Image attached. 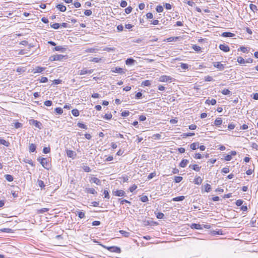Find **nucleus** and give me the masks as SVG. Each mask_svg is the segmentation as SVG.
<instances>
[{
    "label": "nucleus",
    "mask_w": 258,
    "mask_h": 258,
    "mask_svg": "<svg viewBox=\"0 0 258 258\" xmlns=\"http://www.w3.org/2000/svg\"><path fill=\"white\" fill-rule=\"evenodd\" d=\"M37 183H38V185H39V186L41 188H44V187L45 186V184H44V182H43L42 180H39V179H38V180H37Z\"/></svg>",
    "instance_id": "37"
},
{
    "label": "nucleus",
    "mask_w": 258,
    "mask_h": 258,
    "mask_svg": "<svg viewBox=\"0 0 258 258\" xmlns=\"http://www.w3.org/2000/svg\"><path fill=\"white\" fill-rule=\"evenodd\" d=\"M64 56L61 54L53 55L50 57L49 59L50 61L59 60L63 58Z\"/></svg>",
    "instance_id": "6"
},
{
    "label": "nucleus",
    "mask_w": 258,
    "mask_h": 258,
    "mask_svg": "<svg viewBox=\"0 0 258 258\" xmlns=\"http://www.w3.org/2000/svg\"><path fill=\"white\" fill-rule=\"evenodd\" d=\"M112 114L111 113H110V114H105L103 118L108 120V119H110L112 118Z\"/></svg>",
    "instance_id": "61"
},
{
    "label": "nucleus",
    "mask_w": 258,
    "mask_h": 258,
    "mask_svg": "<svg viewBox=\"0 0 258 258\" xmlns=\"http://www.w3.org/2000/svg\"><path fill=\"white\" fill-rule=\"evenodd\" d=\"M78 126L79 127L82 128H84V129H85V130L87 129V125H86L85 124H83L82 123L79 122L78 123Z\"/></svg>",
    "instance_id": "53"
},
{
    "label": "nucleus",
    "mask_w": 258,
    "mask_h": 258,
    "mask_svg": "<svg viewBox=\"0 0 258 258\" xmlns=\"http://www.w3.org/2000/svg\"><path fill=\"white\" fill-rule=\"evenodd\" d=\"M92 12L90 10H87L84 12V14L86 16H89L92 14Z\"/></svg>",
    "instance_id": "63"
},
{
    "label": "nucleus",
    "mask_w": 258,
    "mask_h": 258,
    "mask_svg": "<svg viewBox=\"0 0 258 258\" xmlns=\"http://www.w3.org/2000/svg\"><path fill=\"white\" fill-rule=\"evenodd\" d=\"M44 104L46 106H50L52 104V102L51 100H47L44 102Z\"/></svg>",
    "instance_id": "59"
},
{
    "label": "nucleus",
    "mask_w": 258,
    "mask_h": 258,
    "mask_svg": "<svg viewBox=\"0 0 258 258\" xmlns=\"http://www.w3.org/2000/svg\"><path fill=\"white\" fill-rule=\"evenodd\" d=\"M102 246L112 252H115L117 253L121 252L120 248L116 246H107L102 245Z\"/></svg>",
    "instance_id": "1"
},
{
    "label": "nucleus",
    "mask_w": 258,
    "mask_h": 258,
    "mask_svg": "<svg viewBox=\"0 0 258 258\" xmlns=\"http://www.w3.org/2000/svg\"><path fill=\"white\" fill-rule=\"evenodd\" d=\"M29 123L31 125H34L37 128H38L39 129H41V127H42V123L36 120H34V119H31L29 120Z\"/></svg>",
    "instance_id": "4"
},
{
    "label": "nucleus",
    "mask_w": 258,
    "mask_h": 258,
    "mask_svg": "<svg viewBox=\"0 0 258 258\" xmlns=\"http://www.w3.org/2000/svg\"><path fill=\"white\" fill-rule=\"evenodd\" d=\"M130 112L128 111H122L121 113V115L122 116H123V117H126V116H127L129 115L130 114Z\"/></svg>",
    "instance_id": "55"
},
{
    "label": "nucleus",
    "mask_w": 258,
    "mask_h": 258,
    "mask_svg": "<svg viewBox=\"0 0 258 258\" xmlns=\"http://www.w3.org/2000/svg\"><path fill=\"white\" fill-rule=\"evenodd\" d=\"M36 146L34 144L31 143L29 144V150L30 152H34L35 151Z\"/></svg>",
    "instance_id": "21"
},
{
    "label": "nucleus",
    "mask_w": 258,
    "mask_h": 258,
    "mask_svg": "<svg viewBox=\"0 0 258 258\" xmlns=\"http://www.w3.org/2000/svg\"><path fill=\"white\" fill-rule=\"evenodd\" d=\"M213 66L218 68L219 70H223L224 69V65L222 64L220 62H213Z\"/></svg>",
    "instance_id": "8"
},
{
    "label": "nucleus",
    "mask_w": 258,
    "mask_h": 258,
    "mask_svg": "<svg viewBox=\"0 0 258 258\" xmlns=\"http://www.w3.org/2000/svg\"><path fill=\"white\" fill-rule=\"evenodd\" d=\"M132 10L133 8L131 7H128L125 9V12L127 14H130V13H131Z\"/></svg>",
    "instance_id": "60"
},
{
    "label": "nucleus",
    "mask_w": 258,
    "mask_h": 258,
    "mask_svg": "<svg viewBox=\"0 0 258 258\" xmlns=\"http://www.w3.org/2000/svg\"><path fill=\"white\" fill-rule=\"evenodd\" d=\"M25 68L23 67H18L16 69V71L19 73H23L25 71Z\"/></svg>",
    "instance_id": "50"
},
{
    "label": "nucleus",
    "mask_w": 258,
    "mask_h": 258,
    "mask_svg": "<svg viewBox=\"0 0 258 258\" xmlns=\"http://www.w3.org/2000/svg\"><path fill=\"white\" fill-rule=\"evenodd\" d=\"M199 143L198 142L194 143L190 145V148L194 150L199 148Z\"/></svg>",
    "instance_id": "25"
},
{
    "label": "nucleus",
    "mask_w": 258,
    "mask_h": 258,
    "mask_svg": "<svg viewBox=\"0 0 258 258\" xmlns=\"http://www.w3.org/2000/svg\"><path fill=\"white\" fill-rule=\"evenodd\" d=\"M118 200L120 202V204H121V205H123L124 203H128V204H131V203L130 201H127L126 200H123V199H122L120 198V199H118Z\"/></svg>",
    "instance_id": "44"
},
{
    "label": "nucleus",
    "mask_w": 258,
    "mask_h": 258,
    "mask_svg": "<svg viewBox=\"0 0 258 258\" xmlns=\"http://www.w3.org/2000/svg\"><path fill=\"white\" fill-rule=\"evenodd\" d=\"M185 199L184 196H181L177 197L172 199V201L174 202L182 201Z\"/></svg>",
    "instance_id": "26"
},
{
    "label": "nucleus",
    "mask_w": 258,
    "mask_h": 258,
    "mask_svg": "<svg viewBox=\"0 0 258 258\" xmlns=\"http://www.w3.org/2000/svg\"><path fill=\"white\" fill-rule=\"evenodd\" d=\"M205 103L209 105L211 104L212 105H214L216 104V100L215 99H212L211 100L207 99V100H206Z\"/></svg>",
    "instance_id": "24"
},
{
    "label": "nucleus",
    "mask_w": 258,
    "mask_h": 258,
    "mask_svg": "<svg viewBox=\"0 0 258 258\" xmlns=\"http://www.w3.org/2000/svg\"><path fill=\"white\" fill-rule=\"evenodd\" d=\"M222 123V119L221 118H217L214 121V124L219 126Z\"/></svg>",
    "instance_id": "27"
},
{
    "label": "nucleus",
    "mask_w": 258,
    "mask_h": 258,
    "mask_svg": "<svg viewBox=\"0 0 258 258\" xmlns=\"http://www.w3.org/2000/svg\"><path fill=\"white\" fill-rule=\"evenodd\" d=\"M44 70H45L44 68H42L41 67H36L33 69V72L34 74L37 73H41Z\"/></svg>",
    "instance_id": "12"
},
{
    "label": "nucleus",
    "mask_w": 258,
    "mask_h": 258,
    "mask_svg": "<svg viewBox=\"0 0 258 258\" xmlns=\"http://www.w3.org/2000/svg\"><path fill=\"white\" fill-rule=\"evenodd\" d=\"M111 71L113 73L123 74L125 73L126 70L120 67H116L112 68Z\"/></svg>",
    "instance_id": "3"
},
{
    "label": "nucleus",
    "mask_w": 258,
    "mask_h": 258,
    "mask_svg": "<svg viewBox=\"0 0 258 258\" xmlns=\"http://www.w3.org/2000/svg\"><path fill=\"white\" fill-rule=\"evenodd\" d=\"M249 8L254 13H255V12H256L258 10L257 6H255V5H253L252 4H250Z\"/></svg>",
    "instance_id": "30"
},
{
    "label": "nucleus",
    "mask_w": 258,
    "mask_h": 258,
    "mask_svg": "<svg viewBox=\"0 0 258 258\" xmlns=\"http://www.w3.org/2000/svg\"><path fill=\"white\" fill-rule=\"evenodd\" d=\"M66 153L68 157L72 158V159H75L77 155L76 153L74 151L70 150H67Z\"/></svg>",
    "instance_id": "7"
},
{
    "label": "nucleus",
    "mask_w": 258,
    "mask_h": 258,
    "mask_svg": "<svg viewBox=\"0 0 258 258\" xmlns=\"http://www.w3.org/2000/svg\"><path fill=\"white\" fill-rule=\"evenodd\" d=\"M50 152V147H44L43 149V152L44 154L49 153Z\"/></svg>",
    "instance_id": "52"
},
{
    "label": "nucleus",
    "mask_w": 258,
    "mask_h": 258,
    "mask_svg": "<svg viewBox=\"0 0 258 258\" xmlns=\"http://www.w3.org/2000/svg\"><path fill=\"white\" fill-rule=\"evenodd\" d=\"M237 61L240 64L245 63V60L244 58L241 56H239L237 57Z\"/></svg>",
    "instance_id": "40"
},
{
    "label": "nucleus",
    "mask_w": 258,
    "mask_h": 258,
    "mask_svg": "<svg viewBox=\"0 0 258 258\" xmlns=\"http://www.w3.org/2000/svg\"><path fill=\"white\" fill-rule=\"evenodd\" d=\"M83 170L86 172H90L91 171V169L88 166H84L83 167Z\"/></svg>",
    "instance_id": "64"
},
{
    "label": "nucleus",
    "mask_w": 258,
    "mask_h": 258,
    "mask_svg": "<svg viewBox=\"0 0 258 258\" xmlns=\"http://www.w3.org/2000/svg\"><path fill=\"white\" fill-rule=\"evenodd\" d=\"M55 111L58 114H61L63 112V110L60 107H56L55 109Z\"/></svg>",
    "instance_id": "45"
},
{
    "label": "nucleus",
    "mask_w": 258,
    "mask_h": 258,
    "mask_svg": "<svg viewBox=\"0 0 258 258\" xmlns=\"http://www.w3.org/2000/svg\"><path fill=\"white\" fill-rule=\"evenodd\" d=\"M191 228L192 229H202L203 228L202 225L199 224H192L191 225Z\"/></svg>",
    "instance_id": "22"
},
{
    "label": "nucleus",
    "mask_w": 258,
    "mask_h": 258,
    "mask_svg": "<svg viewBox=\"0 0 258 258\" xmlns=\"http://www.w3.org/2000/svg\"><path fill=\"white\" fill-rule=\"evenodd\" d=\"M5 177L7 180H8L9 182H11L13 181L14 178L12 175L10 174H6L5 175Z\"/></svg>",
    "instance_id": "29"
},
{
    "label": "nucleus",
    "mask_w": 258,
    "mask_h": 258,
    "mask_svg": "<svg viewBox=\"0 0 258 258\" xmlns=\"http://www.w3.org/2000/svg\"><path fill=\"white\" fill-rule=\"evenodd\" d=\"M243 203V201L239 199V200H238L236 201L235 204H236V206H241L242 205Z\"/></svg>",
    "instance_id": "56"
},
{
    "label": "nucleus",
    "mask_w": 258,
    "mask_h": 258,
    "mask_svg": "<svg viewBox=\"0 0 258 258\" xmlns=\"http://www.w3.org/2000/svg\"><path fill=\"white\" fill-rule=\"evenodd\" d=\"M78 216L81 219L84 218L85 217V213L81 211L78 212Z\"/></svg>",
    "instance_id": "57"
},
{
    "label": "nucleus",
    "mask_w": 258,
    "mask_h": 258,
    "mask_svg": "<svg viewBox=\"0 0 258 258\" xmlns=\"http://www.w3.org/2000/svg\"><path fill=\"white\" fill-rule=\"evenodd\" d=\"M140 200L142 202H147L148 201L149 199L147 196H142L140 198Z\"/></svg>",
    "instance_id": "46"
},
{
    "label": "nucleus",
    "mask_w": 258,
    "mask_h": 258,
    "mask_svg": "<svg viewBox=\"0 0 258 258\" xmlns=\"http://www.w3.org/2000/svg\"><path fill=\"white\" fill-rule=\"evenodd\" d=\"M113 195L117 197H125V192L123 190H116L115 191H113Z\"/></svg>",
    "instance_id": "5"
},
{
    "label": "nucleus",
    "mask_w": 258,
    "mask_h": 258,
    "mask_svg": "<svg viewBox=\"0 0 258 258\" xmlns=\"http://www.w3.org/2000/svg\"><path fill=\"white\" fill-rule=\"evenodd\" d=\"M66 50V48L64 47H62L61 46H55L53 49V51H58L60 52H64V51Z\"/></svg>",
    "instance_id": "23"
},
{
    "label": "nucleus",
    "mask_w": 258,
    "mask_h": 258,
    "mask_svg": "<svg viewBox=\"0 0 258 258\" xmlns=\"http://www.w3.org/2000/svg\"><path fill=\"white\" fill-rule=\"evenodd\" d=\"M188 163V160L182 159V161L179 163V166L181 167L184 168L186 166Z\"/></svg>",
    "instance_id": "20"
},
{
    "label": "nucleus",
    "mask_w": 258,
    "mask_h": 258,
    "mask_svg": "<svg viewBox=\"0 0 258 258\" xmlns=\"http://www.w3.org/2000/svg\"><path fill=\"white\" fill-rule=\"evenodd\" d=\"M155 213L156 215V217L158 219H163L164 217V214L161 212H155Z\"/></svg>",
    "instance_id": "38"
},
{
    "label": "nucleus",
    "mask_w": 258,
    "mask_h": 258,
    "mask_svg": "<svg viewBox=\"0 0 258 258\" xmlns=\"http://www.w3.org/2000/svg\"><path fill=\"white\" fill-rule=\"evenodd\" d=\"M156 172H152V173H151L149 174V175L148 176V179L150 180L152 178H153V177H154L155 176H156Z\"/></svg>",
    "instance_id": "51"
},
{
    "label": "nucleus",
    "mask_w": 258,
    "mask_h": 258,
    "mask_svg": "<svg viewBox=\"0 0 258 258\" xmlns=\"http://www.w3.org/2000/svg\"><path fill=\"white\" fill-rule=\"evenodd\" d=\"M119 232L125 237H128L130 236V233L124 230H120Z\"/></svg>",
    "instance_id": "31"
},
{
    "label": "nucleus",
    "mask_w": 258,
    "mask_h": 258,
    "mask_svg": "<svg viewBox=\"0 0 258 258\" xmlns=\"http://www.w3.org/2000/svg\"><path fill=\"white\" fill-rule=\"evenodd\" d=\"M179 39V37H170L168 38L167 39V42H171V41H177Z\"/></svg>",
    "instance_id": "34"
},
{
    "label": "nucleus",
    "mask_w": 258,
    "mask_h": 258,
    "mask_svg": "<svg viewBox=\"0 0 258 258\" xmlns=\"http://www.w3.org/2000/svg\"><path fill=\"white\" fill-rule=\"evenodd\" d=\"M204 187H205V190L206 192H210V191L211 189V187L209 184H208V183L204 185Z\"/></svg>",
    "instance_id": "35"
},
{
    "label": "nucleus",
    "mask_w": 258,
    "mask_h": 258,
    "mask_svg": "<svg viewBox=\"0 0 258 258\" xmlns=\"http://www.w3.org/2000/svg\"><path fill=\"white\" fill-rule=\"evenodd\" d=\"M85 191L87 193H90L93 195L97 194V191L93 188H86Z\"/></svg>",
    "instance_id": "19"
},
{
    "label": "nucleus",
    "mask_w": 258,
    "mask_h": 258,
    "mask_svg": "<svg viewBox=\"0 0 258 258\" xmlns=\"http://www.w3.org/2000/svg\"><path fill=\"white\" fill-rule=\"evenodd\" d=\"M171 80V78L169 77L166 76H163L160 77L159 81H170Z\"/></svg>",
    "instance_id": "36"
},
{
    "label": "nucleus",
    "mask_w": 258,
    "mask_h": 258,
    "mask_svg": "<svg viewBox=\"0 0 258 258\" xmlns=\"http://www.w3.org/2000/svg\"><path fill=\"white\" fill-rule=\"evenodd\" d=\"M92 72V70H87V69H83L80 71V75H83L87 74H91Z\"/></svg>",
    "instance_id": "13"
},
{
    "label": "nucleus",
    "mask_w": 258,
    "mask_h": 258,
    "mask_svg": "<svg viewBox=\"0 0 258 258\" xmlns=\"http://www.w3.org/2000/svg\"><path fill=\"white\" fill-rule=\"evenodd\" d=\"M56 7L57 9L62 12H65L67 10L66 7L62 4H58Z\"/></svg>",
    "instance_id": "18"
},
{
    "label": "nucleus",
    "mask_w": 258,
    "mask_h": 258,
    "mask_svg": "<svg viewBox=\"0 0 258 258\" xmlns=\"http://www.w3.org/2000/svg\"><path fill=\"white\" fill-rule=\"evenodd\" d=\"M37 161H39L41 165L45 169H49V164L48 161L45 158H38Z\"/></svg>",
    "instance_id": "2"
},
{
    "label": "nucleus",
    "mask_w": 258,
    "mask_h": 258,
    "mask_svg": "<svg viewBox=\"0 0 258 258\" xmlns=\"http://www.w3.org/2000/svg\"><path fill=\"white\" fill-rule=\"evenodd\" d=\"M235 36V34L234 33L229 32H223L222 34V36L224 37H232Z\"/></svg>",
    "instance_id": "16"
},
{
    "label": "nucleus",
    "mask_w": 258,
    "mask_h": 258,
    "mask_svg": "<svg viewBox=\"0 0 258 258\" xmlns=\"http://www.w3.org/2000/svg\"><path fill=\"white\" fill-rule=\"evenodd\" d=\"M189 168H191L192 169L196 171H199L201 168V166H199V165L197 164L194 165H190L189 166Z\"/></svg>",
    "instance_id": "15"
},
{
    "label": "nucleus",
    "mask_w": 258,
    "mask_h": 258,
    "mask_svg": "<svg viewBox=\"0 0 258 258\" xmlns=\"http://www.w3.org/2000/svg\"><path fill=\"white\" fill-rule=\"evenodd\" d=\"M136 60L132 58H128L125 60V64L127 66H133L135 64Z\"/></svg>",
    "instance_id": "11"
},
{
    "label": "nucleus",
    "mask_w": 258,
    "mask_h": 258,
    "mask_svg": "<svg viewBox=\"0 0 258 258\" xmlns=\"http://www.w3.org/2000/svg\"><path fill=\"white\" fill-rule=\"evenodd\" d=\"M203 179L200 176L196 177L194 179V183L196 184L200 185L202 183Z\"/></svg>",
    "instance_id": "14"
},
{
    "label": "nucleus",
    "mask_w": 258,
    "mask_h": 258,
    "mask_svg": "<svg viewBox=\"0 0 258 258\" xmlns=\"http://www.w3.org/2000/svg\"><path fill=\"white\" fill-rule=\"evenodd\" d=\"M48 210H49V209H48V208H42L41 209L38 210L37 213L38 214H43L45 212L48 211Z\"/></svg>",
    "instance_id": "42"
},
{
    "label": "nucleus",
    "mask_w": 258,
    "mask_h": 258,
    "mask_svg": "<svg viewBox=\"0 0 258 258\" xmlns=\"http://www.w3.org/2000/svg\"><path fill=\"white\" fill-rule=\"evenodd\" d=\"M0 144L3 145L6 147H9L10 145V143L8 141H6L4 139L0 138Z\"/></svg>",
    "instance_id": "28"
},
{
    "label": "nucleus",
    "mask_w": 258,
    "mask_h": 258,
    "mask_svg": "<svg viewBox=\"0 0 258 258\" xmlns=\"http://www.w3.org/2000/svg\"><path fill=\"white\" fill-rule=\"evenodd\" d=\"M116 50V48L115 47H104L103 49L104 51H106L107 52H110V51H115Z\"/></svg>",
    "instance_id": "32"
},
{
    "label": "nucleus",
    "mask_w": 258,
    "mask_h": 258,
    "mask_svg": "<svg viewBox=\"0 0 258 258\" xmlns=\"http://www.w3.org/2000/svg\"><path fill=\"white\" fill-rule=\"evenodd\" d=\"M180 67L183 70H186L188 68V65L186 63H181Z\"/></svg>",
    "instance_id": "58"
},
{
    "label": "nucleus",
    "mask_w": 258,
    "mask_h": 258,
    "mask_svg": "<svg viewBox=\"0 0 258 258\" xmlns=\"http://www.w3.org/2000/svg\"><path fill=\"white\" fill-rule=\"evenodd\" d=\"M99 50L97 48H88V49H86L85 51L86 52H87V53H96L98 52V51Z\"/></svg>",
    "instance_id": "17"
},
{
    "label": "nucleus",
    "mask_w": 258,
    "mask_h": 258,
    "mask_svg": "<svg viewBox=\"0 0 258 258\" xmlns=\"http://www.w3.org/2000/svg\"><path fill=\"white\" fill-rule=\"evenodd\" d=\"M101 60V58H98V57H93V58H92L91 59H90V61H92V62H96V63L99 62Z\"/></svg>",
    "instance_id": "39"
},
{
    "label": "nucleus",
    "mask_w": 258,
    "mask_h": 258,
    "mask_svg": "<svg viewBox=\"0 0 258 258\" xmlns=\"http://www.w3.org/2000/svg\"><path fill=\"white\" fill-rule=\"evenodd\" d=\"M50 26L51 28L54 29H57L60 27V24L58 23H54L52 25H50Z\"/></svg>",
    "instance_id": "47"
},
{
    "label": "nucleus",
    "mask_w": 258,
    "mask_h": 258,
    "mask_svg": "<svg viewBox=\"0 0 258 258\" xmlns=\"http://www.w3.org/2000/svg\"><path fill=\"white\" fill-rule=\"evenodd\" d=\"M219 48L220 49V50L225 52H228L230 50L229 47L227 45H226L225 44H220L219 45Z\"/></svg>",
    "instance_id": "9"
},
{
    "label": "nucleus",
    "mask_w": 258,
    "mask_h": 258,
    "mask_svg": "<svg viewBox=\"0 0 258 258\" xmlns=\"http://www.w3.org/2000/svg\"><path fill=\"white\" fill-rule=\"evenodd\" d=\"M72 113L75 117H77V116H78L79 115V111L77 109H73L72 110Z\"/></svg>",
    "instance_id": "33"
},
{
    "label": "nucleus",
    "mask_w": 258,
    "mask_h": 258,
    "mask_svg": "<svg viewBox=\"0 0 258 258\" xmlns=\"http://www.w3.org/2000/svg\"><path fill=\"white\" fill-rule=\"evenodd\" d=\"M90 181L93 182L98 185H100L101 183V180L99 179H98V178L95 177H91V179L90 180Z\"/></svg>",
    "instance_id": "10"
},
{
    "label": "nucleus",
    "mask_w": 258,
    "mask_h": 258,
    "mask_svg": "<svg viewBox=\"0 0 258 258\" xmlns=\"http://www.w3.org/2000/svg\"><path fill=\"white\" fill-rule=\"evenodd\" d=\"M127 2L125 1L122 0L120 3V6L122 8H125L127 6Z\"/></svg>",
    "instance_id": "49"
},
{
    "label": "nucleus",
    "mask_w": 258,
    "mask_h": 258,
    "mask_svg": "<svg viewBox=\"0 0 258 258\" xmlns=\"http://www.w3.org/2000/svg\"><path fill=\"white\" fill-rule=\"evenodd\" d=\"M156 10L158 13L162 12L163 11V8L160 5L157 6Z\"/></svg>",
    "instance_id": "48"
},
{
    "label": "nucleus",
    "mask_w": 258,
    "mask_h": 258,
    "mask_svg": "<svg viewBox=\"0 0 258 258\" xmlns=\"http://www.w3.org/2000/svg\"><path fill=\"white\" fill-rule=\"evenodd\" d=\"M192 48L195 50V51H199L201 50V47L199 46H198V45H193L192 46Z\"/></svg>",
    "instance_id": "62"
},
{
    "label": "nucleus",
    "mask_w": 258,
    "mask_h": 258,
    "mask_svg": "<svg viewBox=\"0 0 258 258\" xmlns=\"http://www.w3.org/2000/svg\"><path fill=\"white\" fill-rule=\"evenodd\" d=\"M1 231L6 233H12L13 230L10 228H3L1 229Z\"/></svg>",
    "instance_id": "43"
},
{
    "label": "nucleus",
    "mask_w": 258,
    "mask_h": 258,
    "mask_svg": "<svg viewBox=\"0 0 258 258\" xmlns=\"http://www.w3.org/2000/svg\"><path fill=\"white\" fill-rule=\"evenodd\" d=\"M182 179L183 178L181 176H175L174 182L175 183H179L182 180Z\"/></svg>",
    "instance_id": "41"
},
{
    "label": "nucleus",
    "mask_w": 258,
    "mask_h": 258,
    "mask_svg": "<svg viewBox=\"0 0 258 258\" xmlns=\"http://www.w3.org/2000/svg\"><path fill=\"white\" fill-rule=\"evenodd\" d=\"M221 93L223 94V95H229L230 93V91L228 90V89H223L222 91H221Z\"/></svg>",
    "instance_id": "54"
}]
</instances>
